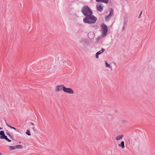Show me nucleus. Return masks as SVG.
Here are the masks:
<instances>
[{
  "mask_svg": "<svg viewBox=\"0 0 155 155\" xmlns=\"http://www.w3.org/2000/svg\"><path fill=\"white\" fill-rule=\"evenodd\" d=\"M97 20V18L96 17L91 15L85 17L83 19V21L85 23L94 24L95 23Z\"/></svg>",
  "mask_w": 155,
  "mask_h": 155,
  "instance_id": "nucleus-1",
  "label": "nucleus"
},
{
  "mask_svg": "<svg viewBox=\"0 0 155 155\" xmlns=\"http://www.w3.org/2000/svg\"><path fill=\"white\" fill-rule=\"evenodd\" d=\"M81 12L86 17L93 14L91 10L87 6H84L81 10Z\"/></svg>",
  "mask_w": 155,
  "mask_h": 155,
  "instance_id": "nucleus-2",
  "label": "nucleus"
},
{
  "mask_svg": "<svg viewBox=\"0 0 155 155\" xmlns=\"http://www.w3.org/2000/svg\"><path fill=\"white\" fill-rule=\"evenodd\" d=\"M101 35L102 37L105 36L107 32V26L104 23H102L101 25Z\"/></svg>",
  "mask_w": 155,
  "mask_h": 155,
  "instance_id": "nucleus-3",
  "label": "nucleus"
},
{
  "mask_svg": "<svg viewBox=\"0 0 155 155\" xmlns=\"http://www.w3.org/2000/svg\"><path fill=\"white\" fill-rule=\"evenodd\" d=\"M0 138L5 140L8 142H11L12 141L11 140L8 138L5 135L4 131L3 130H1L0 131Z\"/></svg>",
  "mask_w": 155,
  "mask_h": 155,
  "instance_id": "nucleus-4",
  "label": "nucleus"
},
{
  "mask_svg": "<svg viewBox=\"0 0 155 155\" xmlns=\"http://www.w3.org/2000/svg\"><path fill=\"white\" fill-rule=\"evenodd\" d=\"M63 91L65 92L70 94H73L74 93V91L71 88H66L65 87H64Z\"/></svg>",
  "mask_w": 155,
  "mask_h": 155,
  "instance_id": "nucleus-5",
  "label": "nucleus"
},
{
  "mask_svg": "<svg viewBox=\"0 0 155 155\" xmlns=\"http://www.w3.org/2000/svg\"><path fill=\"white\" fill-rule=\"evenodd\" d=\"M65 86L63 85H59L57 86L56 87L55 92H58L62 91V90L63 91L64 87Z\"/></svg>",
  "mask_w": 155,
  "mask_h": 155,
  "instance_id": "nucleus-6",
  "label": "nucleus"
},
{
  "mask_svg": "<svg viewBox=\"0 0 155 155\" xmlns=\"http://www.w3.org/2000/svg\"><path fill=\"white\" fill-rule=\"evenodd\" d=\"M97 10L99 12H101L103 10V6L101 4H98L97 5Z\"/></svg>",
  "mask_w": 155,
  "mask_h": 155,
  "instance_id": "nucleus-7",
  "label": "nucleus"
},
{
  "mask_svg": "<svg viewBox=\"0 0 155 155\" xmlns=\"http://www.w3.org/2000/svg\"><path fill=\"white\" fill-rule=\"evenodd\" d=\"M105 49L103 48H102L100 51L97 52L96 54V57L97 58H99V55L102 53H103L104 51H105Z\"/></svg>",
  "mask_w": 155,
  "mask_h": 155,
  "instance_id": "nucleus-8",
  "label": "nucleus"
},
{
  "mask_svg": "<svg viewBox=\"0 0 155 155\" xmlns=\"http://www.w3.org/2000/svg\"><path fill=\"white\" fill-rule=\"evenodd\" d=\"M96 1L99 3L103 2L107 4L108 3L109 0H95Z\"/></svg>",
  "mask_w": 155,
  "mask_h": 155,
  "instance_id": "nucleus-9",
  "label": "nucleus"
},
{
  "mask_svg": "<svg viewBox=\"0 0 155 155\" xmlns=\"http://www.w3.org/2000/svg\"><path fill=\"white\" fill-rule=\"evenodd\" d=\"M80 43L81 45L86 44L87 43L86 40L85 39L82 40L80 41Z\"/></svg>",
  "mask_w": 155,
  "mask_h": 155,
  "instance_id": "nucleus-10",
  "label": "nucleus"
},
{
  "mask_svg": "<svg viewBox=\"0 0 155 155\" xmlns=\"http://www.w3.org/2000/svg\"><path fill=\"white\" fill-rule=\"evenodd\" d=\"M119 146L123 148H124L125 147H124V141H122L121 142V143L120 144Z\"/></svg>",
  "mask_w": 155,
  "mask_h": 155,
  "instance_id": "nucleus-11",
  "label": "nucleus"
},
{
  "mask_svg": "<svg viewBox=\"0 0 155 155\" xmlns=\"http://www.w3.org/2000/svg\"><path fill=\"white\" fill-rule=\"evenodd\" d=\"M124 137L123 135H121L117 136L116 138V139L117 140H120Z\"/></svg>",
  "mask_w": 155,
  "mask_h": 155,
  "instance_id": "nucleus-12",
  "label": "nucleus"
},
{
  "mask_svg": "<svg viewBox=\"0 0 155 155\" xmlns=\"http://www.w3.org/2000/svg\"><path fill=\"white\" fill-rule=\"evenodd\" d=\"M110 14H109V16H110L111 17L112 16V15H113V10L112 9H111V8L110 9Z\"/></svg>",
  "mask_w": 155,
  "mask_h": 155,
  "instance_id": "nucleus-13",
  "label": "nucleus"
},
{
  "mask_svg": "<svg viewBox=\"0 0 155 155\" xmlns=\"http://www.w3.org/2000/svg\"><path fill=\"white\" fill-rule=\"evenodd\" d=\"M15 149H21L22 147V146L21 145H18L15 146Z\"/></svg>",
  "mask_w": 155,
  "mask_h": 155,
  "instance_id": "nucleus-14",
  "label": "nucleus"
},
{
  "mask_svg": "<svg viewBox=\"0 0 155 155\" xmlns=\"http://www.w3.org/2000/svg\"><path fill=\"white\" fill-rule=\"evenodd\" d=\"M92 35V37H91L92 38H94V33L93 32H90L88 34V37L89 38H90V35Z\"/></svg>",
  "mask_w": 155,
  "mask_h": 155,
  "instance_id": "nucleus-15",
  "label": "nucleus"
},
{
  "mask_svg": "<svg viewBox=\"0 0 155 155\" xmlns=\"http://www.w3.org/2000/svg\"><path fill=\"white\" fill-rule=\"evenodd\" d=\"M127 21L126 19L124 20V22L123 25L126 26V27H127Z\"/></svg>",
  "mask_w": 155,
  "mask_h": 155,
  "instance_id": "nucleus-16",
  "label": "nucleus"
},
{
  "mask_svg": "<svg viewBox=\"0 0 155 155\" xmlns=\"http://www.w3.org/2000/svg\"><path fill=\"white\" fill-rule=\"evenodd\" d=\"M9 148L11 150H13L15 149V146H10Z\"/></svg>",
  "mask_w": 155,
  "mask_h": 155,
  "instance_id": "nucleus-17",
  "label": "nucleus"
},
{
  "mask_svg": "<svg viewBox=\"0 0 155 155\" xmlns=\"http://www.w3.org/2000/svg\"><path fill=\"white\" fill-rule=\"evenodd\" d=\"M6 134L8 135L12 139H13V136H11V134H9V133L8 132H6Z\"/></svg>",
  "mask_w": 155,
  "mask_h": 155,
  "instance_id": "nucleus-18",
  "label": "nucleus"
},
{
  "mask_svg": "<svg viewBox=\"0 0 155 155\" xmlns=\"http://www.w3.org/2000/svg\"><path fill=\"white\" fill-rule=\"evenodd\" d=\"M105 64L106 65V67L108 68H110V65L107 63V61H105Z\"/></svg>",
  "mask_w": 155,
  "mask_h": 155,
  "instance_id": "nucleus-19",
  "label": "nucleus"
},
{
  "mask_svg": "<svg viewBox=\"0 0 155 155\" xmlns=\"http://www.w3.org/2000/svg\"><path fill=\"white\" fill-rule=\"evenodd\" d=\"M26 134L28 136H30L31 135V134L30 133V132L29 130H26Z\"/></svg>",
  "mask_w": 155,
  "mask_h": 155,
  "instance_id": "nucleus-20",
  "label": "nucleus"
},
{
  "mask_svg": "<svg viewBox=\"0 0 155 155\" xmlns=\"http://www.w3.org/2000/svg\"><path fill=\"white\" fill-rule=\"evenodd\" d=\"M110 18H111V17L110 16H109V15L108 16H106L105 17V20L107 21H108Z\"/></svg>",
  "mask_w": 155,
  "mask_h": 155,
  "instance_id": "nucleus-21",
  "label": "nucleus"
},
{
  "mask_svg": "<svg viewBox=\"0 0 155 155\" xmlns=\"http://www.w3.org/2000/svg\"><path fill=\"white\" fill-rule=\"evenodd\" d=\"M8 126L9 127L11 128V129H14V130H16V129L14 127H12L9 125H8Z\"/></svg>",
  "mask_w": 155,
  "mask_h": 155,
  "instance_id": "nucleus-22",
  "label": "nucleus"
},
{
  "mask_svg": "<svg viewBox=\"0 0 155 155\" xmlns=\"http://www.w3.org/2000/svg\"><path fill=\"white\" fill-rule=\"evenodd\" d=\"M142 14V11L139 14V16L138 18H140V16L141 15V14Z\"/></svg>",
  "mask_w": 155,
  "mask_h": 155,
  "instance_id": "nucleus-23",
  "label": "nucleus"
},
{
  "mask_svg": "<svg viewBox=\"0 0 155 155\" xmlns=\"http://www.w3.org/2000/svg\"><path fill=\"white\" fill-rule=\"evenodd\" d=\"M126 27V26L123 25V29L124 30Z\"/></svg>",
  "mask_w": 155,
  "mask_h": 155,
  "instance_id": "nucleus-24",
  "label": "nucleus"
},
{
  "mask_svg": "<svg viewBox=\"0 0 155 155\" xmlns=\"http://www.w3.org/2000/svg\"><path fill=\"white\" fill-rule=\"evenodd\" d=\"M30 124H31V125H34V123H32V122H30Z\"/></svg>",
  "mask_w": 155,
  "mask_h": 155,
  "instance_id": "nucleus-25",
  "label": "nucleus"
},
{
  "mask_svg": "<svg viewBox=\"0 0 155 155\" xmlns=\"http://www.w3.org/2000/svg\"><path fill=\"white\" fill-rule=\"evenodd\" d=\"M48 72H49L50 71H51V69L50 68H49V69H48Z\"/></svg>",
  "mask_w": 155,
  "mask_h": 155,
  "instance_id": "nucleus-26",
  "label": "nucleus"
},
{
  "mask_svg": "<svg viewBox=\"0 0 155 155\" xmlns=\"http://www.w3.org/2000/svg\"><path fill=\"white\" fill-rule=\"evenodd\" d=\"M35 127H33V130H34V129H35Z\"/></svg>",
  "mask_w": 155,
  "mask_h": 155,
  "instance_id": "nucleus-27",
  "label": "nucleus"
},
{
  "mask_svg": "<svg viewBox=\"0 0 155 155\" xmlns=\"http://www.w3.org/2000/svg\"><path fill=\"white\" fill-rule=\"evenodd\" d=\"M2 127H0V130L2 129Z\"/></svg>",
  "mask_w": 155,
  "mask_h": 155,
  "instance_id": "nucleus-28",
  "label": "nucleus"
},
{
  "mask_svg": "<svg viewBox=\"0 0 155 155\" xmlns=\"http://www.w3.org/2000/svg\"><path fill=\"white\" fill-rule=\"evenodd\" d=\"M6 124L8 126V125H9L7 123H6Z\"/></svg>",
  "mask_w": 155,
  "mask_h": 155,
  "instance_id": "nucleus-29",
  "label": "nucleus"
},
{
  "mask_svg": "<svg viewBox=\"0 0 155 155\" xmlns=\"http://www.w3.org/2000/svg\"><path fill=\"white\" fill-rule=\"evenodd\" d=\"M2 154L0 152V155H2Z\"/></svg>",
  "mask_w": 155,
  "mask_h": 155,
  "instance_id": "nucleus-30",
  "label": "nucleus"
}]
</instances>
